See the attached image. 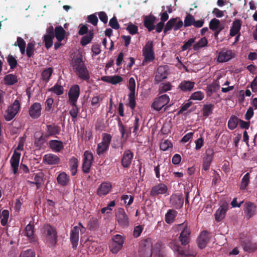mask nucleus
<instances>
[{
  "label": "nucleus",
  "mask_w": 257,
  "mask_h": 257,
  "mask_svg": "<svg viewBox=\"0 0 257 257\" xmlns=\"http://www.w3.org/2000/svg\"><path fill=\"white\" fill-rule=\"evenodd\" d=\"M72 67L76 75L81 79L87 80L90 76L85 66L81 55H77L72 60Z\"/></svg>",
  "instance_id": "nucleus-1"
},
{
  "label": "nucleus",
  "mask_w": 257,
  "mask_h": 257,
  "mask_svg": "<svg viewBox=\"0 0 257 257\" xmlns=\"http://www.w3.org/2000/svg\"><path fill=\"white\" fill-rule=\"evenodd\" d=\"M25 143V139L24 138L21 137L19 138L18 145L15 150L14 153L10 160L11 168L15 174H16L18 171L20 157L21 155V153L18 152V151L23 150Z\"/></svg>",
  "instance_id": "nucleus-2"
},
{
  "label": "nucleus",
  "mask_w": 257,
  "mask_h": 257,
  "mask_svg": "<svg viewBox=\"0 0 257 257\" xmlns=\"http://www.w3.org/2000/svg\"><path fill=\"white\" fill-rule=\"evenodd\" d=\"M112 137L107 133L102 134V141L97 144L96 153L98 156H101L106 153L109 147Z\"/></svg>",
  "instance_id": "nucleus-3"
},
{
  "label": "nucleus",
  "mask_w": 257,
  "mask_h": 257,
  "mask_svg": "<svg viewBox=\"0 0 257 257\" xmlns=\"http://www.w3.org/2000/svg\"><path fill=\"white\" fill-rule=\"evenodd\" d=\"M116 223L121 228H127L129 226V218L124 209H117L115 214Z\"/></svg>",
  "instance_id": "nucleus-4"
},
{
  "label": "nucleus",
  "mask_w": 257,
  "mask_h": 257,
  "mask_svg": "<svg viewBox=\"0 0 257 257\" xmlns=\"http://www.w3.org/2000/svg\"><path fill=\"white\" fill-rule=\"evenodd\" d=\"M153 244L150 239L142 240L140 244L139 253L141 257H151Z\"/></svg>",
  "instance_id": "nucleus-5"
},
{
  "label": "nucleus",
  "mask_w": 257,
  "mask_h": 257,
  "mask_svg": "<svg viewBox=\"0 0 257 257\" xmlns=\"http://www.w3.org/2000/svg\"><path fill=\"white\" fill-rule=\"evenodd\" d=\"M85 228L83 226L82 223L79 222L78 226H74L70 231V239L74 249L77 248L79 239V231L82 233L84 232Z\"/></svg>",
  "instance_id": "nucleus-6"
},
{
  "label": "nucleus",
  "mask_w": 257,
  "mask_h": 257,
  "mask_svg": "<svg viewBox=\"0 0 257 257\" xmlns=\"http://www.w3.org/2000/svg\"><path fill=\"white\" fill-rule=\"evenodd\" d=\"M21 104L18 99H16L14 102L10 105L6 110L4 114L5 119L7 121H10L13 119L16 114L20 111Z\"/></svg>",
  "instance_id": "nucleus-7"
},
{
  "label": "nucleus",
  "mask_w": 257,
  "mask_h": 257,
  "mask_svg": "<svg viewBox=\"0 0 257 257\" xmlns=\"http://www.w3.org/2000/svg\"><path fill=\"white\" fill-rule=\"evenodd\" d=\"M43 229L47 241L52 245H55L57 242V235L55 228L51 225L47 224L44 226Z\"/></svg>",
  "instance_id": "nucleus-8"
},
{
  "label": "nucleus",
  "mask_w": 257,
  "mask_h": 257,
  "mask_svg": "<svg viewBox=\"0 0 257 257\" xmlns=\"http://www.w3.org/2000/svg\"><path fill=\"white\" fill-rule=\"evenodd\" d=\"M153 43L152 41H148L143 49V55L144 57L143 64L145 62L153 61L155 59L154 52L153 51Z\"/></svg>",
  "instance_id": "nucleus-9"
},
{
  "label": "nucleus",
  "mask_w": 257,
  "mask_h": 257,
  "mask_svg": "<svg viewBox=\"0 0 257 257\" xmlns=\"http://www.w3.org/2000/svg\"><path fill=\"white\" fill-rule=\"evenodd\" d=\"M169 101V96L167 94H163L154 99L152 104V107L157 111H160Z\"/></svg>",
  "instance_id": "nucleus-10"
},
{
  "label": "nucleus",
  "mask_w": 257,
  "mask_h": 257,
  "mask_svg": "<svg viewBox=\"0 0 257 257\" xmlns=\"http://www.w3.org/2000/svg\"><path fill=\"white\" fill-rule=\"evenodd\" d=\"M168 246L174 252L177 253L181 257H195L196 255V253L195 251H192L191 253H187L178 245L176 240H171L169 242Z\"/></svg>",
  "instance_id": "nucleus-11"
},
{
  "label": "nucleus",
  "mask_w": 257,
  "mask_h": 257,
  "mask_svg": "<svg viewBox=\"0 0 257 257\" xmlns=\"http://www.w3.org/2000/svg\"><path fill=\"white\" fill-rule=\"evenodd\" d=\"M234 57L235 53L233 50L223 49L219 52L217 61L218 63L226 62Z\"/></svg>",
  "instance_id": "nucleus-12"
},
{
  "label": "nucleus",
  "mask_w": 257,
  "mask_h": 257,
  "mask_svg": "<svg viewBox=\"0 0 257 257\" xmlns=\"http://www.w3.org/2000/svg\"><path fill=\"white\" fill-rule=\"evenodd\" d=\"M169 74V67L167 65L160 66L158 67L155 78L156 83H159L166 79Z\"/></svg>",
  "instance_id": "nucleus-13"
},
{
  "label": "nucleus",
  "mask_w": 257,
  "mask_h": 257,
  "mask_svg": "<svg viewBox=\"0 0 257 257\" xmlns=\"http://www.w3.org/2000/svg\"><path fill=\"white\" fill-rule=\"evenodd\" d=\"M84 159L82 165V169L84 172L88 173L89 172L91 164L93 160L92 154L86 151L84 153Z\"/></svg>",
  "instance_id": "nucleus-14"
},
{
  "label": "nucleus",
  "mask_w": 257,
  "mask_h": 257,
  "mask_svg": "<svg viewBox=\"0 0 257 257\" xmlns=\"http://www.w3.org/2000/svg\"><path fill=\"white\" fill-rule=\"evenodd\" d=\"M80 94V87L78 85H73L70 89L68 96L69 102L70 104L76 103Z\"/></svg>",
  "instance_id": "nucleus-15"
},
{
  "label": "nucleus",
  "mask_w": 257,
  "mask_h": 257,
  "mask_svg": "<svg viewBox=\"0 0 257 257\" xmlns=\"http://www.w3.org/2000/svg\"><path fill=\"white\" fill-rule=\"evenodd\" d=\"M42 105L39 102L33 103L30 107L29 114L33 119L38 118L41 115Z\"/></svg>",
  "instance_id": "nucleus-16"
},
{
  "label": "nucleus",
  "mask_w": 257,
  "mask_h": 257,
  "mask_svg": "<svg viewBox=\"0 0 257 257\" xmlns=\"http://www.w3.org/2000/svg\"><path fill=\"white\" fill-rule=\"evenodd\" d=\"M134 157V153L130 150H126L122 154L121 160V165L124 168H128Z\"/></svg>",
  "instance_id": "nucleus-17"
},
{
  "label": "nucleus",
  "mask_w": 257,
  "mask_h": 257,
  "mask_svg": "<svg viewBox=\"0 0 257 257\" xmlns=\"http://www.w3.org/2000/svg\"><path fill=\"white\" fill-rule=\"evenodd\" d=\"M168 190L167 186L164 183H160L154 186L151 191V195L156 196L165 194Z\"/></svg>",
  "instance_id": "nucleus-18"
},
{
  "label": "nucleus",
  "mask_w": 257,
  "mask_h": 257,
  "mask_svg": "<svg viewBox=\"0 0 257 257\" xmlns=\"http://www.w3.org/2000/svg\"><path fill=\"white\" fill-rule=\"evenodd\" d=\"M112 185L111 183L105 182L102 183L97 188V193L99 196L107 195L111 190Z\"/></svg>",
  "instance_id": "nucleus-19"
},
{
  "label": "nucleus",
  "mask_w": 257,
  "mask_h": 257,
  "mask_svg": "<svg viewBox=\"0 0 257 257\" xmlns=\"http://www.w3.org/2000/svg\"><path fill=\"white\" fill-rule=\"evenodd\" d=\"M170 203L176 209L180 208L184 203V198L182 195H172L170 199Z\"/></svg>",
  "instance_id": "nucleus-20"
},
{
  "label": "nucleus",
  "mask_w": 257,
  "mask_h": 257,
  "mask_svg": "<svg viewBox=\"0 0 257 257\" xmlns=\"http://www.w3.org/2000/svg\"><path fill=\"white\" fill-rule=\"evenodd\" d=\"M43 161L45 164L53 165L59 164L60 160L56 155L47 154L43 156Z\"/></svg>",
  "instance_id": "nucleus-21"
},
{
  "label": "nucleus",
  "mask_w": 257,
  "mask_h": 257,
  "mask_svg": "<svg viewBox=\"0 0 257 257\" xmlns=\"http://www.w3.org/2000/svg\"><path fill=\"white\" fill-rule=\"evenodd\" d=\"M190 234V230L189 228L187 226L184 227L179 237L181 244L185 245L189 243Z\"/></svg>",
  "instance_id": "nucleus-22"
},
{
  "label": "nucleus",
  "mask_w": 257,
  "mask_h": 257,
  "mask_svg": "<svg viewBox=\"0 0 257 257\" xmlns=\"http://www.w3.org/2000/svg\"><path fill=\"white\" fill-rule=\"evenodd\" d=\"M213 154V151L211 150L206 151V155L203 158V169L205 171H207L209 169L212 161Z\"/></svg>",
  "instance_id": "nucleus-23"
},
{
  "label": "nucleus",
  "mask_w": 257,
  "mask_h": 257,
  "mask_svg": "<svg viewBox=\"0 0 257 257\" xmlns=\"http://www.w3.org/2000/svg\"><path fill=\"white\" fill-rule=\"evenodd\" d=\"M245 237V238H244L241 236L240 237L241 245L242 246L244 250L248 252H252L254 251L256 247L252 246L250 242V237L248 236H246Z\"/></svg>",
  "instance_id": "nucleus-24"
},
{
  "label": "nucleus",
  "mask_w": 257,
  "mask_h": 257,
  "mask_svg": "<svg viewBox=\"0 0 257 257\" xmlns=\"http://www.w3.org/2000/svg\"><path fill=\"white\" fill-rule=\"evenodd\" d=\"M209 239L208 233L206 231H203L197 239L198 246L200 248H204Z\"/></svg>",
  "instance_id": "nucleus-25"
},
{
  "label": "nucleus",
  "mask_w": 257,
  "mask_h": 257,
  "mask_svg": "<svg viewBox=\"0 0 257 257\" xmlns=\"http://www.w3.org/2000/svg\"><path fill=\"white\" fill-rule=\"evenodd\" d=\"M220 78V76L217 77V79L215 81L213 82L207 86L206 87V92L208 95L211 96L213 93L215 92L219 89L220 82L219 79Z\"/></svg>",
  "instance_id": "nucleus-26"
},
{
  "label": "nucleus",
  "mask_w": 257,
  "mask_h": 257,
  "mask_svg": "<svg viewBox=\"0 0 257 257\" xmlns=\"http://www.w3.org/2000/svg\"><path fill=\"white\" fill-rule=\"evenodd\" d=\"M46 135L47 136H52L59 135L60 133V127L55 124L47 125L46 128Z\"/></svg>",
  "instance_id": "nucleus-27"
},
{
  "label": "nucleus",
  "mask_w": 257,
  "mask_h": 257,
  "mask_svg": "<svg viewBox=\"0 0 257 257\" xmlns=\"http://www.w3.org/2000/svg\"><path fill=\"white\" fill-rule=\"evenodd\" d=\"M241 27V22L239 20H235L233 22L232 26L230 30V35L233 37L239 34Z\"/></svg>",
  "instance_id": "nucleus-28"
},
{
  "label": "nucleus",
  "mask_w": 257,
  "mask_h": 257,
  "mask_svg": "<svg viewBox=\"0 0 257 257\" xmlns=\"http://www.w3.org/2000/svg\"><path fill=\"white\" fill-rule=\"evenodd\" d=\"M195 83L191 81L184 80L182 81L179 87L181 90L184 92L190 91L194 87Z\"/></svg>",
  "instance_id": "nucleus-29"
},
{
  "label": "nucleus",
  "mask_w": 257,
  "mask_h": 257,
  "mask_svg": "<svg viewBox=\"0 0 257 257\" xmlns=\"http://www.w3.org/2000/svg\"><path fill=\"white\" fill-rule=\"evenodd\" d=\"M25 234L28 237L30 241L33 242L35 241L34 235V226L31 223V221L26 226Z\"/></svg>",
  "instance_id": "nucleus-30"
},
{
  "label": "nucleus",
  "mask_w": 257,
  "mask_h": 257,
  "mask_svg": "<svg viewBox=\"0 0 257 257\" xmlns=\"http://www.w3.org/2000/svg\"><path fill=\"white\" fill-rule=\"evenodd\" d=\"M50 148L55 152H59L63 148V143L60 141L51 140L49 142Z\"/></svg>",
  "instance_id": "nucleus-31"
},
{
  "label": "nucleus",
  "mask_w": 257,
  "mask_h": 257,
  "mask_svg": "<svg viewBox=\"0 0 257 257\" xmlns=\"http://www.w3.org/2000/svg\"><path fill=\"white\" fill-rule=\"evenodd\" d=\"M156 20V18L154 16H150L146 17L144 20V25L149 31H151L154 29L155 26L154 23Z\"/></svg>",
  "instance_id": "nucleus-32"
},
{
  "label": "nucleus",
  "mask_w": 257,
  "mask_h": 257,
  "mask_svg": "<svg viewBox=\"0 0 257 257\" xmlns=\"http://www.w3.org/2000/svg\"><path fill=\"white\" fill-rule=\"evenodd\" d=\"M65 31L62 26L56 27L55 29L54 35L58 41L61 42L65 37Z\"/></svg>",
  "instance_id": "nucleus-33"
},
{
  "label": "nucleus",
  "mask_w": 257,
  "mask_h": 257,
  "mask_svg": "<svg viewBox=\"0 0 257 257\" xmlns=\"http://www.w3.org/2000/svg\"><path fill=\"white\" fill-rule=\"evenodd\" d=\"M226 208L225 207L220 206L216 211L214 216L216 221L219 222L222 220L225 215Z\"/></svg>",
  "instance_id": "nucleus-34"
},
{
  "label": "nucleus",
  "mask_w": 257,
  "mask_h": 257,
  "mask_svg": "<svg viewBox=\"0 0 257 257\" xmlns=\"http://www.w3.org/2000/svg\"><path fill=\"white\" fill-rule=\"evenodd\" d=\"M244 212L248 218L251 217L255 213V206L253 204L251 203H245Z\"/></svg>",
  "instance_id": "nucleus-35"
},
{
  "label": "nucleus",
  "mask_w": 257,
  "mask_h": 257,
  "mask_svg": "<svg viewBox=\"0 0 257 257\" xmlns=\"http://www.w3.org/2000/svg\"><path fill=\"white\" fill-rule=\"evenodd\" d=\"M4 81L5 84L12 85L17 82L18 78L15 75L10 74L5 76Z\"/></svg>",
  "instance_id": "nucleus-36"
},
{
  "label": "nucleus",
  "mask_w": 257,
  "mask_h": 257,
  "mask_svg": "<svg viewBox=\"0 0 257 257\" xmlns=\"http://www.w3.org/2000/svg\"><path fill=\"white\" fill-rule=\"evenodd\" d=\"M57 180L59 184L62 186H65L68 183L69 177L65 173L62 172L58 175Z\"/></svg>",
  "instance_id": "nucleus-37"
},
{
  "label": "nucleus",
  "mask_w": 257,
  "mask_h": 257,
  "mask_svg": "<svg viewBox=\"0 0 257 257\" xmlns=\"http://www.w3.org/2000/svg\"><path fill=\"white\" fill-rule=\"evenodd\" d=\"M250 182V174L249 173H246L242 177L240 184L239 185V188L241 190H244L246 189L249 183Z\"/></svg>",
  "instance_id": "nucleus-38"
},
{
  "label": "nucleus",
  "mask_w": 257,
  "mask_h": 257,
  "mask_svg": "<svg viewBox=\"0 0 257 257\" xmlns=\"http://www.w3.org/2000/svg\"><path fill=\"white\" fill-rule=\"evenodd\" d=\"M69 165L71 169V174L75 175L77 173L78 167V160L75 157H72L69 161Z\"/></svg>",
  "instance_id": "nucleus-39"
},
{
  "label": "nucleus",
  "mask_w": 257,
  "mask_h": 257,
  "mask_svg": "<svg viewBox=\"0 0 257 257\" xmlns=\"http://www.w3.org/2000/svg\"><path fill=\"white\" fill-rule=\"evenodd\" d=\"M208 44V41L205 37L201 38L197 42L193 45V49L197 51L199 49L206 47Z\"/></svg>",
  "instance_id": "nucleus-40"
},
{
  "label": "nucleus",
  "mask_w": 257,
  "mask_h": 257,
  "mask_svg": "<svg viewBox=\"0 0 257 257\" xmlns=\"http://www.w3.org/2000/svg\"><path fill=\"white\" fill-rule=\"evenodd\" d=\"M173 86L170 82L161 83L159 86V93H163L172 89Z\"/></svg>",
  "instance_id": "nucleus-41"
},
{
  "label": "nucleus",
  "mask_w": 257,
  "mask_h": 257,
  "mask_svg": "<svg viewBox=\"0 0 257 257\" xmlns=\"http://www.w3.org/2000/svg\"><path fill=\"white\" fill-rule=\"evenodd\" d=\"M15 46H18L22 55L24 54L26 51V42L21 37L17 38V42L14 44Z\"/></svg>",
  "instance_id": "nucleus-42"
},
{
  "label": "nucleus",
  "mask_w": 257,
  "mask_h": 257,
  "mask_svg": "<svg viewBox=\"0 0 257 257\" xmlns=\"http://www.w3.org/2000/svg\"><path fill=\"white\" fill-rule=\"evenodd\" d=\"M239 118L234 115L231 116L228 121V127L230 130H234L237 126Z\"/></svg>",
  "instance_id": "nucleus-43"
},
{
  "label": "nucleus",
  "mask_w": 257,
  "mask_h": 257,
  "mask_svg": "<svg viewBox=\"0 0 257 257\" xmlns=\"http://www.w3.org/2000/svg\"><path fill=\"white\" fill-rule=\"evenodd\" d=\"M176 215L177 212L175 210H169L165 215V221L168 223H172Z\"/></svg>",
  "instance_id": "nucleus-44"
},
{
  "label": "nucleus",
  "mask_w": 257,
  "mask_h": 257,
  "mask_svg": "<svg viewBox=\"0 0 257 257\" xmlns=\"http://www.w3.org/2000/svg\"><path fill=\"white\" fill-rule=\"evenodd\" d=\"M178 20V18H171L166 23L165 28L164 29V33L166 34L172 29H174V25L176 24V21Z\"/></svg>",
  "instance_id": "nucleus-45"
},
{
  "label": "nucleus",
  "mask_w": 257,
  "mask_h": 257,
  "mask_svg": "<svg viewBox=\"0 0 257 257\" xmlns=\"http://www.w3.org/2000/svg\"><path fill=\"white\" fill-rule=\"evenodd\" d=\"M93 37V33L92 31H90L88 33L83 36L81 40V44L82 46H85L90 43Z\"/></svg>",
  "instance_id": "nucleus-46"
},
{
  "label": "nucleus",
  "mask_w": 257,
  "mask_h": 257,
  "mask_svg": "<svg viewBox=\"0 0 257 257\" xmlns=\"http://www.w3.org/2000/svg\"><path fill=\"white\" fill-rule=\"evenodd\" d=\"M204 97V93L201 91H197L193 93L190 96L189 99L201 101Z\"/></svg>",
  "instance_id": "nucleus-47"
},
{
  "label": "nucleus",
  "mask_w": 257,
  "mask_h": 257,
  "mask_svg": "<svg viewBox=\"0 0 257 257\" xmlns=\"http://www.w3.org/2000/svg\"><path fill=\"white\" fill-rule=\"evenodd\" d=\"M34 181L37 189H39L43 183V174L42 173L36 174L34 177Z\"/></svg>",
  "instance_id": "nucleus-48"
},
{
  "label": "nucleus",
  "mask_w": 257,
  "mask_h": 257,
  "mask_svg": "<svg viewBox=\"0 0 257 257\" xmlns=\"http://www.w3.org/2000/svg\"><path fill=\"white\" fill-rule=\"evenodd\" d=\"M49 91L54 93L57 95H60L63 93L64 88L61 85L56 84L54 86L50 88Z\"/></svg>",
  "instance_id": "nucleus-49"
},
{
  "label": "nucleus",
  "mask_w": 257,
  "mask_h": 257,
  "mask_svg": "<svg viewBox=\"0 0 257 257\" xmlns=\"http://www.w3.org/2000/svg\"><path fill=\"white\" fill-rule=\"evenodd\" d=\"M84 245L88 248L90 251L94 250L96 248V242L92 240V238L89 237L84 242Z\"/></svg>",
  "instance_id": "nucleus-50"
},
{
  "label": "nucleus",
  "mask_w": 257,
  "mask_h": 257,
  "mask_svg": "<svg viewBox=\"0 0 257 257\" xmlns=\"http://www.w3.org/2000/svg\"><path fill=\"white\" fill-rule=\"evenodd\" d=\"M220 26L219 20L215 18L212 19L209 24V28L213 31L220 29Z\"/></svg>",
  "instance_id": "nucleus-51"
},
{
  "label": "nucleus",
  "mask_w": 257,
  "mask_h": 257,
  "mask_svg": "<svg viewBox=\"0 0 257 257\" xmlns=\"http://www.w3.org/2000/svg\"><path fill=\"white\" fill-rule=\"evenodd\" d=\"M35 44L33 42H30L28 44L26 49V54L28 57H31L34 55L35 51Z\"/></svg>",
  "instance_id": "nucleus-52"
},
{
  "label": "nucleus",
  "mask_w": 257,
  "mask_h": 257,
  "mask_svg": "<svg viewBox=\"0 0 257 257\" xmlns=\"http://www.w3.org/2000/svg\"><path fill=\"white\" fill-rule=\"evenodd\" d=\"M128 88L129 93L136 94V81L133 77H131L128 80Z\"/></svg>",
  "instance_id": "nucleus-53"
},
{
  "label": "nucleus",
  "mask_w": 257,
  "mask_h": 257,
  "mask_svg": "<svg viewBox=\"0 0 257 257\" xmlns=\"http://www.w3.org/2000/svg\"><path fill=\"white\" fill-rule=\"evenodd\" d=\"M172 144L168 140L162 141L160 144V149L163 151H166L169 148H172Z\"/></svg>",
  "instance_id": "nucleus-54"
},
{
  "label": "nucleus",
  "mask_w": 257,
  "mask_h": 257,
  "mask_svg": "<svg viewBox=\"0 0 257 257\" xmlns=\"http://www.w3.org/2000/svg\"><path fill=\"white\" fill-rule=\"evenodd\" d=\"M53 73V69L51 68L44 70L42 73V77L44 80L48 81Z\"/></svg>",
  "instance_id": "nucleus-55"
},
{
  "label": "nucleus",
  "mask_w": 257,
  "mask_h": 257,
  "mask_svg": "<svg viewBox=\"0 0 257 257\" xmlns=\"http://www.w3.org/2000/svg\"><path fill=\"white\" fill-rule=\"evenodd\" d=\"M213 105L209 104L204 105L203 108V115L205 116H208L210 115L213 110Z\"/></svg>",
  "instance_id": "nucleus-56"
},
{
  "label": "nucleus",
  "mask_w": 257,
  "mask_h": 257,
  "mask_svg": "<svg viewBox=\"0 0 257 257\" xmlns=\"http://www.w3.org/2000/svg\"><path fill=\"white\" fill-rule=\"evenodd\" d=\"M54 36L45 35L44 37L45 46L47 49L53 45V39Z\"/></svg>",
  "instance_id": "nucleus-57"
},
{
  "label": "nucleus",
  "mask_w": 257,
  "mask_h": 257,
  "mask_svg": "<svg viewBox=\"0 0 257 257\" xmlns=\"http://www.w3.org/2000/svg\"><path fill=\"white\" fill-rule=\"evenodd\" d=\"M7 61L11 69H14L17 65L16 59L12 55H9L7 57Z\"/></svg>",
  "instance_id": "nucleus-58"
},
{
  "label": "nucleus",
  "mask_w": 257,
  "mask_h": 257,
  "mask_svg": "<svg viewBox=\"0 0 257 257\" xmlns=\"http://www.w3.org/2000/svg\"><path fill=\"white\" fill-rule=\"evenodd\" d=\"M195 38H192L189 39L187 41L184 43V45L182 46V51H184L189 49L195 42Z\"/></svg>",
  "instance_id": "nucleus-59"
},
{
  "label": "nucleus",
  "mask_w": 257,
  "mask_h": 257,
  "mask_svg": "<svg viewBox=\"0 0 257 257\" xmlns=\"http://www.w3.org/2000/svg\"><path fill=\"white\" fill-rule=\"evenodd\" d=\"M195 22V19L193 16L191 15H188L184 20V26L187 27L193 25Z\"/></svg>",
  "instance_id": "nucleus-60"
},
{
  "label": "nucleus",
  "mask_w": 257,
  "mask_h": 257,
  "mask_svg": "<svg viewBox=\"0 0 257 257\" xmlns=\"http://www.w3.org/2000/svg\"><path fill=\"white\" fill-rule=\"evenodd\" d=\"M121 198L123 201L124 204L128 206L131 205L134 201V197L133 196L126 194L123 195Z\"/></svg>",
  "instance_id": "nucleus-61"
},
{
  "label": "nucleus",
  "mask_w": 257,
  "mask_h": 257,
  "mask_svg": "<svg viewBox=\"0 0 257 257\" xmlns=\"http://www.w3.org/2000/svg\"><path fill=\"white\" fill-rule=\"evenodd\" d=\"M135 94H128V105L132 110L134 109L136 106Z\"/></svg>",
  "instance_id": "nucleus-62"
},
{
  "label": "nucleus",
  "mask_w": 257,
  "mask_h": 257,
  "mask_svg": "<svg viewBox=\"0 0 257 257\" xmlns=\"http://www.w3.org/2000/svg\"><path fill=\"white\" fill-rule=\"evenodd\" d=\"M88 227L90 229L94 230L98 225V220L96 218H91L88 223Z\"/></svg>",
  "instance_id": "nucleus-63"
},
{
  "label": "nucleus",
  "mask_w": 257,
  "mask_h": 257,
  "mask_svg": "<svg viewBox=\"0 0 257 257\" xmlns=\"http://www.w3.org/2000/svg\"><path fill=\"white\" fill-rule=\"evenodd\" d=\"M20 257H35V253L32 249H27L22 251L20 255Z\"/></svg>",
  "instance_id": "nucleus-64"
}]
</instances>
